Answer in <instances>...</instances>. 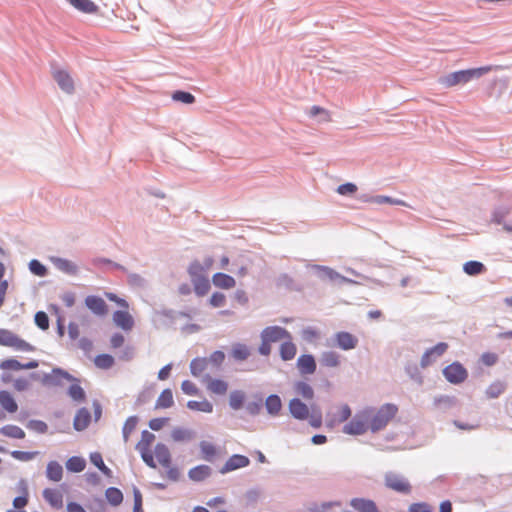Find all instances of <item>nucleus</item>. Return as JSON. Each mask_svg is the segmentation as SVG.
<instances>
[{
	"label": "nucleus",
	"instance_id": "obj_19",
	"mask_svg": "<svg viewBox=\"0 0 512 512\" xmlns=\"http://www.w3.org/2000/svg\"><path fill=\"white\" fill-rule=\"evenodd\" d=\"M43 497L52 508L61 509L63 507V495L58 489H45L43 491Z\"/></svg>",
	"mask_w": 512,
	"mask_h": 512
},
{
	"label": "nucleus",
	"instance_id": "obj_2",
	"mask_svg": "<svg viewBox=\"0 0 512 512\" xmlns=\"http://www.w3.org/2000/svg\"><path fill=\"white\" fill-rule=\"evenodd\" d=\"M369 421L370 431L377 432L384 429L396 416L398 407L394 404H384L380 408H365Z\"/></svg>",
	"mask_w": 512,
	"mask_h": 512
},
{
	"label": "nucleus",
	"instance_id": "obj_53",
	"mask_svg": "<svg viewBox=\"0 0 512 512\" xmlns=\"http://www.w3.org/2000/svg\"><path fill=\"white\" fill-rule=\"evenodd\" d=\"M91 462L97 466L104 474L110 475L111 470L104 464L102 456L99 453L91 455Z\"/></svg>",
	"mask_w": 512,
	"mask_h": 512
},
{
	"label": "nucleus",
	"instance_id": "obj_9",
	"mask_svg": "<svg viewBox=\"0 0 512 512\" xmlns=\"http://www.w3.org/2000/svg\"><path fill=\"white\" fill-rule=\"evenodd\" d=\"M214 259L208 256L204 259L203 263L198 260L193 261L188 267V274L190 279L206 277L205 273L212 268Z\"/></svg>",
	"mask_w": 512,
	"mask_h": 512
},
{
	"label": "nucleus",
	"instance_id": "obj_64",
	"mask_svg": "<svg viewBox=\"0 0 512 512\" xmlns=\"http://www.w3.org/2000/svg\"><path fill=\"white\" fill-rule=\"evenodd\" d=\"M30 269L38 276H43L46 273V268L37 260H32L30 262Z\"/></svg>",
	"mask_w": 512,
	"mask_h": 512
},
{
	"label": "nucleus",
	"instance_id": "obj_1",
	"mask_svg": "<svg viewBox=\"0 0 512 512\" xmlns=\"http://www.w3.org/2000/svg\"><path fill=\"white\" fill-rule=\"evenodd\" d=\"M492 70V66H483L478 68L459 70L441 77L439 79V83L446 88H451L457 85L466 84L473 79L480 78L483 75L491 72Z\"/></svg>",
	"mask_w": 512,
	"mask_h": 512
},
{
	"label": "nucleus",
	"instance_id": "obj_51",
	"mask_svg": "<svg viewBox=\"0 0 512 512\" xmlns=\"http://www.w3.org/2000/svg\"><path fill=\"white\" fill-rule=\"evenodd\" d=\"M372 202L374 203H377V204H384V203H387V204H392V205H402V206H406V203L402 200H399V199H393L389 196H383V195H378V196H375L371 199Z\"/></svg>",
	"mask_w": 512,
	"mask_h": 512
},
{
	"label": "nucleus",
	"instance_id": "obj_28",
	"mask_svg": "<svg viewBox=\"0 0 512 512\" xmlns=\"http://www.w3.org/2000/svg\"><path fill=\"white\" fill-rule=\"evenodd\" d=\"M320 362L323 366L328 368H336L340 365V355L335 351L323 352L320 358Z\"/></svg>",
	"mask_w": 512,
	"mask_h": 512
},
{
	"label": "nucleus",
	"instance_id": "obj_61",
	"mask_svg": "<svg viewBox=\"0 0 512 512\" xmlns=\"http://www.w3.org/2000/svg\"><path fill=\"white\" fill-rule=\"evenodd\" d=\"M168 421L169 418H153L149 421V427L154 431H158L162 429Z\"/></svg>",
	"mask_w": 512,
	"mask_h": 512
},
{
	"label": "nucleus",
	"instance_id": "obj_21",
	"mask_svg": "<svg viewBox=\"0 0 512 512\" xmlns=\"http://www.w3.org/2000/svg\"><path fill=\"white\" fill-rule=\"evenodd\" d=\"M205 381H207V389L214 394L224 395L228 390V384L221 379H212L209 375H205Z\"/></svg>",
	"mask_w": 512,
	"mask_h": 512
},
{
	"label": "nucleus",
	"instance_id": "obj_7",
	"mask_svg": "<svg viewBox=\"0 0 512 512\" xmlns=\"http://www.w3.org/2000/svg\"><path fill=\"white\" fill-rule=\"evenodd\" d=\"M443 375L449 383L457 385L467 379L468 372L461 363L453 362L443 369Z\"/></svg>",
	"mask_w": 512,
	"mask_h": 512
},
{
	"label": "nucleus",
	"instance_id": "obj_55",
	"mask_svg": "<svg viewBox=\"0 0 512 512\" xmlns=\"http://www.w3.org/2000/svg\"><path fill=\"white\" fill-rule=\"evenodd\" d=\"M207 359L209 360V365L219 368L225 359V354L220 350L214 351Z\"/></svg>",
	"mask_w": 512,
	"mask_h": 512
},
{
	"label": "nucleus",
	"instance_id": "obj_3",
	"mask_svg": "<svg viewBox=\"0 0 512 512\" xmlns=\"http://www.w3.org/2000/svg\"><path fill=\"white\" fill-rule=\"evenodd\" d=\"M105 296L108 300L115 302L118 306L125 309L117 310L113 313L114 324L124 331H131L134 327V319L133 316L128 312V302L111 292H106Z\"/></svg>",
	"mask_w": 512,
	"mask_h": 512
},
{
	"label": "nucleus",
	"instance_id": "obj_59",
	"mask_svg": "<svg viewBox=\"0 0 512 512\" xmlns=\"http://www.w3.org/2000/svg\"><path fill=\"white\" fill-rule=\"evenodd\" d=\"M181 389L187 395L193 396L198 394V388L193 382L189 380H185L182 382Z\"/></svg>",
	"mask_w": 512,
	"mask_h": 512
},
{
	"label": "nucleus",
	"instance_id": "obj_17",
	"mask_svg": "<svg viewBox=\"0 0 512 512\" xmlns=\"http://www.w3.org/2000/svg\"><path fill=\"white\" fill-rule=\"evenodd\" d=\"M250 463V460L248 457L244 455L235 454L232 455L227 462L225 463L224 467L222 468V472H230L239 468H244L248 466Z\"/></svg>",
	"mask_w": 512,
	"mask_h": 512
},
{
	"label": "nucleus",
	"instance_id": "obj_32",
	"mask_svg": "<svg viewBox=\"0 0 512 512\" xmlns=\"http://www.w3.org/2000/svg\"><path fill=\"white\" fill-rule=\"evenodd\" d=\"M297 352V348L294 343H292L291 339H287V341L283 342L280 346V355L281 358L285 361L292 360Z\"/></svg>",
	"mask_w": 512,
	"mask_h": 512
},
{
	"label": "nucleus",
	"instance_id": "obj_36",
	"mask_svg": "<svg viewBox=\"0 0 512 512\" xmlns=\"http://www.w3.org/2000/svg\"><path fill=\"white\" fill-rule=\"evenodd\" d=\"M265 406L270 414L277 415L282 408V402L280 397L277 395L268 396L265 402Z\"/></svg>",
	"mask_w": 512,
	"mask_h": 512
},
{
	"label": "nucleus",
	"instance_id": "obj_20",
	"mask_svg": "<svg viewBox=\"0 0 512 512\" xmlns=\"http://www.w3.org/2000/svg\"><path fill=\"white\" fill-rule=\"evenodd\" d=\"M212 282L215 287L220 289L228 290L236 286V281L232 276L221 272L215 273L212 276Z\"/></svg>",
	"mask_w": 512,
	"mask_h": 512
},
{
	"label": "nucleus",
	"instance_id": "obj_10",
	"mask_svg": "<svg viewBox=\"0 0 512 512\" xmlns=\"http://www.w3.org/2000/svg\"><path fill=\"white\" fill-rule=\"evenodd\" d=\"M261 339H265L266 341L273 343L284 339H291V335L282 327L269 326L262 331Z\"/></svg>",
	"mask_w": 512,
	"mask_h": 512
},
{
	"label": "nucleus",
	"instance_id": "obj_6",
	"mask_svg": "<svg viewBox=\"0 0 512 512\" xmlns=\"http://www.w3.org/2000/svg\"><path fill=\"white\" fill-rule=\"evenodd\" d=\"M0 345L12 347L19 351H32L33 347L7 329H0Z\"/></svg>",
	"mask_w": 512,
	"mask_h": 512
},
{
	"label": "nucleus",
	"instance_id": "obj_11",
	"mask_svg": "<svg viewBox=\"0 0 512 512\" xmlns=\"http://www.w3.org/2000/svg\"><path fill=\"white\" fill-rule=\"evenodd\" d=\"M448 349V344L440 342L434 347L428 349L422 356L420 364L422 367L431 365L438 357L442 356Z\"/></svg>",
	"mask_w": 512,
	"mask_h": 512
},
{
	"label": "nucleus",
	"instance_id": "obj_40",
	"mask_svg": "<svg viewBox=\"0 0 512 512\" xmlns=\"http://www.w3.org/2000/svg\"><path fill=\"white\" fill-rule=\"evenodd\" d=\"M137 424L138 418L136 416H131L125 421L122 429L124 442H128L129 437L135 431Z\"/></svg>",
	"mask_w": 512,
	"mask_h": 512
},
{
	"label": "nucleus",
	"instance_id": "obj_14",
	"mask_svg": "<svg viewBox=\"0 0 512 512\" xmlns=\"http://www.w3.org/2000/svg\"><path fill=\"white\" fill-rule=\"evenodd\" d=\"M349 504L357 512H380L371 499L356 497L352 498Z\"/></svg>",
	"mask_w": 512,
	"mask_h": 512
},
{
	"label": "nucleus",
	"instance_id": "obj_43",
	"mask_svg": "<svg viewBox=\"0 0 512 512\" xmlns=\"http://www.w3.org/2000/svg\"><path fill=\"white\" fill-rule=\"evenodd\" d=\"M68 395L76 402L85 400V392L79 383H73L68 389Z\"/></svg>",
	"mask_w": 512,
	"mask_h": 512
},
{
	"label": "nucleus",
	"instance_id": "obj_13",
	"mask_svg": "<svg viewBox=\"0 0 512 512\" xmlns=\"http://www.w3.org/2000/svg\"><path fill=\"white\" fill-rule=\"evenodd\" d=\"M336 346L342 350H352L358 345V338L349 332H338L334 336Z\"/></svg>",
	"mask_w": 512,
	"mask_h": 512
},
{
	"label": "nucleus",
	"instance_id": "obj_57",
	"mask_svg": "<svg viewBox=\"0 0 512 512\" xmlns=\"http://www.w3.org/2000/svg\"><path fill=\"white\" fill-rule=\"evenodd\" d=\"M322 271L324 273V276L331 281H342V282L347 281V279L345 277L341 276L339 273H337L336 271H334L331 268L323 267Z\"/></svg>",
	"mask_w": 512,
	"mask_h": 512
},
{
	"label": "nucleus",
	"instance_id": "obj_35",
	"mask_svg": "<svg viewBox=\"0 0 512 512\" xmlns=\"http://www.w3.org/2000/svg\"><path fill=\"white\" fill-rule=\"evenodd\" d=\"M191 282L198 296H204L210 290V282L207 277L191 279Z\"/></svg>",
	"mask_w": 512,
	"mask_h": 512
},
{
	"label": "nucleus",
	"instance_id": "obj_5",
	"mask_svg": "<svg viewBox=\"0 0 512 512\" xmlns=\"http://www.w3.org/2000/svg\"><path fill=\"white\" fill-rule=\"evenodd\" d=\"M385 486L400 494H410L412 491V485L409 480L401 474L396 472H388L384 476Z\"/></svg>",
	"mask_w": 512,
	"mask_h": 512
},
{
	"label": "nucleus",
	"instance_id": "obj_62",
	"mask_svg": "<svg viewBox=\"0 0 512 512\" xmlns=\"http://www.w3.org/2000/svg\"><path fill=\"white\" fill-rule=\"evenodd\" d=\"M28 428L38 432V433H45L48 429L47 424L43 421L39 420H32L28 424Z\"/></svg>",
	"mask_w": 512,
	"mask_h": 512
},
{
	"label": "nucleus",
	"instance_id": "obj_27",
	"mask_svg": "<svg viewBox=\"0 0 512 512\" xmlns=\"http://www.w3.org/2000/svg\"><path fill=\"white\" fill-rule=\"evenodd\" d=\"M0 405L8 413H15L18 410L15 399L8 391H0Z\"/></svg>",
	"mask_w": 512,
	"mask_h": 512
},
{
	"label": "nucleus",
	"instance_id": "obj_39",
	"mask_svg": "<svg viewBox=\"0 0 512 512\" xmlns=\"http://www.w3.org/2000/svg\"><path fill=\"white\" fill-rule=\"evenodd\" d=\"M106 499L113 506H118L123 501L122 492L115 487H110L105 492Z\"/></svg>",
	"mask_w": 512,
	"mask_h": 512
},
{
	"label": "nucleus",
	"instance_id": "obj_37",
	"mask_svg": "<svg viewBox=\"0 0 512 512\" xmlns=\"http://www.w3.org/2000/svg\"><path fill=\"white\" fill-rule=\"evenodd\" d=\"M155 440V435L147 430H144L141 434V439L136 445L138 451L150 450L152 443Z\"/></svg>",
	"mask_w": 512,
	"mask_h": 512
},
{
	"label": "nucleus",
	"instance_id": "obj_12",
	"mask_svg": "<svg viewBox=\"0 0 512 512\" xmlns=\"http://www.w3.org/2000/svg\"><path fill=\"white\" fill-rule=\"evenodd\" d=\"M86 307L97 316H105L108 313V306L105 301L95 295H90L85 298Z\"/></svg>",
	"mask_w": 512,
	"mask_h": 512
},
{
	"label": "nucleus",
	"instance_id": "obj_18",
	"mask_svg": "<svg viewBox=\"0 0 512 512\" xmlns=\"http://www.w3.org/2000/svg\"><path fill=\"white\" fill-rule=\"evenodd\" d=\"M297 368L302 375L313 374L316 371V362L312 355H301L297 359Z\"/></svg>",
	"mask_w": 512,
	"mask_h": 512
},
{
	"label": "nucleus",
	"instance_id": "obj_34",
	"mask_svg": "<svg viewBox=\"0 0 512 512\" xmlns=\"http://www.w3.org/2000/svg\"><path fill=\"white\" fill-rule=\"evenodd\" d=\"M187 407L193 411H199L204 413H211L213 411V405L208 400L202 401L190 400L187 402Z\"/></svg>",
	"mask_w": 512,
	"mask_h": 512
},
{
	"label": "nucleus",
	"instance_id": "obj_22",
	"mask_svg": "<svg viewBox=\"0 0 512 512\" xmlns=\"http://www.w3.org/2000/svg\"><path fill=\"white\" fill-rule=\"evenodd\" d=\"M91 421V414L86 408H81L75 415L74 428L77 431H82L88 427Z\"/></svg>",
	"mask_w": 512,
	"mask_h": 512
},
{
	"label": "nucleus",
	"instance_id": "obj_63",
	"mask_svg": "<svg viewBox=\"0 0 512 512\" xmlns=\"http://www.w3.org/2000/svg\"><path fill=\"white\" fill-rule=\"evenodd\" d=\"M133 497H134L133 512H143V510H142V494L139 491V489L134 488Z\"/></svg>",
	"mask_w": 512,
	"mask_h": 512
},
{
	"label": "nucleus",
	"instance_id": "obj_41",
	"mask_svg": "<svg viewBox=\"0 0 512 512\" xmlns=\"http://www.w3.org/2000/svg\"><path fill=\"white\" fill-rule=\"evenodd\" d=\"M463 270L468 275H478L485 271V266L478 261H468L464 264Z\"/></svg>",
	"mask_w": 512,
	"mask_h": 512
},
{
	"label": "nucleus",
	"instance_id": "obj_42",
	"mask_svg": "<svg viewBox=\"0 0 512 512\" xmlns=\"http://www.w3.org/2000/svg\"><path fill=\"white\" fill-rule=\"evenodd\" d=\"M114 358L109 354H100L96 356L94 363L100 369H109L114 365Z\"/></svg>",
	"mask_w": 512,
	"mask_h": 512
},
{
	"label": "nucleus",
	"instance_id": "obj_56",
	"mask_svg": "<svg viewBox=\"0 0 512 512\" xmlns=\"http://www.w3.org/2000/svg\"><path fill=\"white\" fill-rule=\"evenodd\" d=\"M0 368L3 370H21L22 363L16 359H6L0 363Z\"/></svg>",
	"mask_w": 512,
	"mask_h": 512
},
{
	"label": "nucleus",
	"instance_id": "obj_45",
	"mask_svg": "<svg viewBox=\"0 0 512 512\" xmlns=\"http://www.w3.org/2000/svg\"><path fill=\"white\" fill-rule=\"evenodd\" d=\"M200 449L202 452L203 459H205L207 461H211L214 458V456L216 455V448L210 442L202 441L200 443Z\"/></svg>",
	"mask_w": 512,
	"mask_h": 512
},
{
	"label": "nucleus",
	"instance_id": "obj_16",
	"mask_svg": "<svg viewBox=\"0 0 512 512\" xmlns=\"http://www.w3.org/2000/svg\"><path fill=\"white\" fill-rule=\"evenodd\" d=\"M289 410L292 416L299 420H305L309 416L308 406L298 398H294L289 402Z\"/></svg>",
	"mask_w": 512,
	"mask_h": 512
},
{
	"label": "nucleus",
	"instance_id": "obj_52",
	"mask_svg": "<svg viewBox=\"0 0 512 512\" xmlns=\"http://www.w3.org/2000/svg\"><path fill=\"white\" fill-rule=\"evenodd\" d=\"M504 390H505L504 384H502L501 382H496V383L491 384L488 387L486 393L490 398H496L500 394H502L504 392Z\"/></svg>",
	"mask_w": 512,
	"mask_h": 512
},
{
	"label": "nucleus",
	"instance_id": "obj_30",
	"mask_svg": "<svg viewBox=\"0 0 512 512\" xmlns=\"http://www.w3.org/2000/svg\"><path fill=\"white\" fill-rule=\"evenodd\" d=\"M251 354L250 348L242 343H236L233 345L231 350V356L236 361H244L246 360Z\"/></svg>",
	"mask_w": 512,
	"mask_h": 512
},
{
	"label": "nucleus",
	"instance_id": "obj_31",
	"mask_svg": "<svg viewBox=\"0 0 512 512\" xmlns=\"http://www.w3.org/2000/svg\"><path fill=\"white\" fill-rule=\"evenodd\" d=\"M46 475L51 481L59 482L63 476L62 466L56 461L49 462L47 465Z\"/></svg>",
	"mask_w": 512,
	"mask_h": 512
},
{
	"label": "nucleus",
	"instance_id": "obj_15",
	"mask_svg": "<svg viewBox=\"0 0 512 512\" xmlns=\"http://www.w3.org/2000/svg\"><path fill=\"white\" fill-rule=\"evenodd\" d=\"M350 416H351L350 407L347 404H343V405L337 407L336 413H334L332 415H328L327 426L332 428L336 424L347 421Z\"/></svg>",
	"mask_w": 512,
	"mask_h": 512
},
{
	"label": "nucleus",
	"instance_id": "obj_44",
	"mask_svg": "<svg viewBox=\"0 0 512 512\" xmlns=\"http://www.w3.org/2000/svg\"><path fill=\"white\" fill-rule=\"evenodd\" d=\"M85 466V460L80 457H71L66 463L67 469L72 472H81Z\"/></svg>",
	"mask_w": 512,
	"mask_h": 512
},
{
	"label": "nucleus",
	"instance_id": "obj_38",
	"mask_svg": "<svg viewBox=\"0 0 512 512\" xmlns=\"http://www.w3.org/2000/svg\"><path fill=\"white\" fill-rule=\"evenodd\" d=\"M294 389L298 395L302 396L306 400H311L314 397V391L312 387L306 382H297L294 386Z\"/></svg>",
	"mask_w": 512,
	"mask_h": 512
},
{
	"label": "nucleus",
	"instance_id": "obj_50",
	"mask_svg": "<svg viewBox=\"0 0 512 512\" xmlns=\"http://www.w3.org/2000/svg\"><path fill=\"white\" fill-rule=\"evenodd\" d=\"M38 454H39V452H37V451L26 452V451L15 450V451L11 452V456L14 459L19 460V461H24V462L34 459Z\"/></svg>",
	"mask_w": 512,
	"mask_h": 512
},
{
	"label": "nucleus",
	"instance_id": "obj_60",
	"mask_svg": "<svg viewBox=\"0 0 512 512\" xmlns=\"http://www.w3.org/2000/svg\"><path fill=\"white\" fill-rule=\"evenodd\" d=\"M357 191V186L353 183H345L337 188V193L340 195H351Z\"/></svg>",
	"mask_w": 512,
	"mask_h": 512
},
{
	"label": "nucleus",
	"instance_id": "obj_47",
	"mask_svg": "<svg viewBox=\"0 0 512 512\" xmlns=\"http://www.w3.org/2000/svg\"><path fill=\"white\" fill-rule=\"evenodd\" d=\"M245 396L241 391H233L229 397V404L232 409L238 410L242 407Z\"/></svg>",
	"mask_w": 512,
	"mask_h": 512
},
{
	"label": "nucleus",
	"instance_id": "obj_25",
	"mask_svg": "<svg viewBox=\"0 0 512 512\" xmlns=\"http://www.w3.org/2000/svg\"><path fill=\"white\" fill-rule=\"evenodd\" d=\"M68 2L83 13L94 14L98 11V6L91 0H68Z\"/></svg>",
	"mask_w": 512,
	"mask_h": 512
},
{
	"label": "nucleus",
	"instance_id": "obj_48",
	"mask_svg": "<svg viewBox=\"0 0 512 512\" xmlns=\"http://www.w3.org/2000/svg\"><path fill=\"white\" fill-rule=\"evenodd\" d=\"M172 99L174 101H177V102H182V103H185V104H192L195 102V97L194 95H192L191 93L189 92H185V91H175L173 94H172Z\"/></svg>",
	"mask_w": 512,
	"mask_h": 512
},
{
	"label": "nucleus",
	"instance_id": "obj_29",
	"mask_svg": "<svg viewBox=\"0 0 512 512\" xmlns=\"http://www.w3.org/2000/svg\"><path fill=\"white\" fill-rule=\"evenodd\" d=\"M211 474V469L209 466L207 465H199V466H196L194 468H192L188 475H189V478L193 481H203L205 480L207 477H209Z\"/></svg>",
	"mask_w": 512,
	"mask_h": 512
},
{
	"label": "nucleus",
	"instance_id": "obj_8",
	"mask_svg": "<svg viewBox=\"0 0 512 512\" xmlns=\"http://www.w3.org/2000/svg\"><path fill=\"white\" fill-rule=\"evenodd\" d=\"M52 77L59 88L66 94H73L75 92L74 80L67 70L55 69L52 71Z\"/></svg>",
	"mask_w": 512,
	"mask_h": 512
},
{
	"label": "nucleus",
	"instance_id": "obj_58",
	"mask_svg": "<svg viewBox=\"0 0 512 512\" xmlns=\"http://www.w3.org/2000/svg\"><path fill=\"white\" fill-rule=\"evenodd\" d=\"M209 302L213 307H221L225 304L226 297L223 293L215 292L211 295Z\"/></svg>",
	"mask_w": 512,
	"mask_h": 512
},
{
	"label": "nucleus",
	"instance_id": "obj_33",
	"mask_svg": "<svg viewBox=\"0 0 512 512\" xmlns=\"http://www.w3.org/2000/svg\"><path fill=\"white\" fill-rule=\"evenodd\" d=\"M0 433L14 439H23L25 437L24 430L16 425H5L0 428Z\"/></svg>",
	"mask_w": 512,
	"mask_h": 512
},
{
	"label": "nucleus",
	"instance_id": "obj_23",
	"mask_svg": "<svg viewBox=\"0 0 512 512\" xmlns=\"http://www.w3.org/2000/svg\"><path fill=\"white\" fill-rule=\"evenodd\" d=\"M154 455L159 464L163 467H169L171 463V455L169 449L162 443L155 446Z\"/></svg>",
	"mask_w": 512,
	"mask_h": 512
},
{
	"label": "nucleus",
	"instance_id": "obj_4",
	"mask_svg": "<svg viewBox=\"0 0 512 512\" xmlns=\"http://www.w3.org/2000/svg\"><path fill=\"white\" fill-rule=\"evenodd\" d=\"M369 427L367 412L365 409L357 412L354 417L343 427V432L348 435H362L365 434Z\"/></svg>",
	"mask_w": 512,
	"mask_h": 512
},
{
	"label": "nucleus",
	"instance_id": "obj_46",
	"mask_svg": "<svg viewBox=\"0 0 512 512\" xmlns=\"http://www.w3.org/2000/svg\"><path fill=\"white\" fill-rule=\"evenodd\" d=\"M171 437L175 442H183L192 439L193 434L189 430L183 428H175L171 433Z\"/></svg>",
	"mask_w": 512,
	"mask_h": 512
},
{
	"label": "nucleus",
	"instance_id": "obj_26",
	"mask_svg": "<svg viewBox=\"0 0 512 512\" xmlns=\"http://www.w3.org/2000/svg\"><path fill=\"white\" fill-rule=\"evenodd\" d=\"M208 367L209 360L207 358H195L190 363L191 373L195 377L203 376Z\"/></svg>",
	"mask_w": 512,
	"mask_h": 512
},
{
	"label": "nucleus",
	"instance_id": "obj_49",
	"mask_svg": "<svg viewBox=\"0 0 512 512\" xmlns=\"http://www.w3.org/2000/svg\"><path fill=\"white\" fill-rule=\"evenodd\" d=\"M309 115L311 117H316L318 115H321L322 116V121L323 122H330L331 121V114L328 110H326L325 108H322L320 106H312L309 110Z\"/></svg>",
	"mask_w": 512,
	"mask_h": 512
},
{
	"label": "nucleus",
	"instance_id": "obj_24",
	"mask_svg": "<svg viewBox=\"0 0 512 512\" xmlns=\"http://www.w3.org/2000/svg\"><path fill=\"white\" fill-rule=\"evenodd\" d=\"M174 405L171 389H164L155 402V409H167Z\"/></svg>",
	"mask_w": 512,
	"mask_h": 512
},
{
	"label": "nucleus",
	"instance_id": "obj_54",
	"mask_svg": "<svg viewBox=\"0 0 512 512\" xmlns=\"http://www.w3.org/2000/svg\"><path fill=\"white\" fill-rule=\"evenodd\" d=\"M35 323L42 330L48 329L49 328V318H48L47 314L43 311L37 312L35 314Z\"/></svg>",
	"mask_w": 512,
	"mask_h": 512
}]
</instances>
